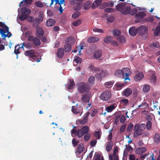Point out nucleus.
<instances>
[{"label": "nucleus", "mask_w": 160, "mask_h": 160, "mask_svg": "<svg viewBox=\"0 0 160 160\" xmlns=\"http://www.w3.org/2000/svg\"><path fill=\"white\" fill-rule=\"evenodd\" d=\"M90 137V134L89 133H86L84 136V140H89Z\"/></svg>", "instance_id": "obj_64"}, {"label": "nucleus", "mask_w": 160, "mask_h": 160, "mask_svg": "<svg viewBox=\"0 0 160 160\" xmlns=\"http://www.w3.org/2000/svg\"><path fill=\"white\" fill-rule=\"evenodd\" d=\"M146 16V14L143 12H140L137 13L135 17L138 19H141Z\"/></svg>", "instance_id": "obj_29"}, {"label": "nucleus", "mask_w": 160, "mask_h": 160, "mask_svg": "<svg viewBox=\"0 0 160 160\" xmlns=\"http://www.w3.org/2000/svg\"><path fill=\"white\" fill-rule=\"evenodd\" d=\"M122 78L124 79L125 83H127L130 81L129 75L131 74L129 69L128 68H124L122 69Z\"/></svg>", "instance_id": "obj_6"}, {"label": "nucleus", "mask_w": 160, "mask_h": 160, "mask_svg": "<svg viewBox=\"0 0 160 160\" xmlns=\"http://www.w3.org/2000/svg\"><path fill=\"white\" fill-rule=\"evenodd\" d=\"M82 22V21L80 19H78L77 21L72 22V24L75 26H77L80 25Z\"/></svg>", "instance_id": "obj_51"}, {"label": "nucleus", "mask_w": 160, "mask_h": 160, "mask_svg": "<svg viewBox=\"0 0 160 160\" xmlns=\"http://www.w3.org/2000/svg\"><path fill=\"white\" fill-rule=\"evenodd\" d=\"M25 47L27 48H30L31 47L32 44L29 42H25Z\"/></svg>", "instance_id": "obj_62"}, {"label": "nucleus", "mask_w": 160, "mask_h": 160, "mask_svg": "<svg viewBox=\"0 0 160 160\" xmlns=\"http://www.w3.org/2000/svg\"><path fill=\"white\" fill-rule=\"evenodd\" d=\"M39 21L38 19L37 18H36L33 20V23L32 24V26L34 28L37 26H38V25L39 23Z\"/></svg>", "instance_id": "obj_42"}, {"label": "nucleus", "mask_w": 160, "mask_h": 160, "mask_svg": "<svg viewBox=\"0 0 160 160\" xmlns=\"http://www.w3.org/2000/svg\"><path fill=\"white\" fill-rule=\"evenodd\" d=\"M150 88L148 84L144 85L143 87L142 90L145 92H148L150 90Z\"/></svg>", "instance_id": "obj_38"}, {"label": "nucleus", "mask_w": 160, "mask_h": 160, "mask_svg": "<svg viewBox=\"0 0 160 160\" xmlns=\"http://www.w3.org/2000/svg\"><path fill=\"white\" fill-rule=\"evenodd\" d=\"M143 74L142 72L137 74L134 77V79L136 81L141 80L143 77Z\"/></svg>", "instance_id": "obj_26"}, {"label": "nucleus", "mask_w": 160, "mask_h": 160, "mask_svg": "<svg viewBox=\"0 0 160 160\" xmlns=\"http://www.w3.org/2000/svg\"><path fill=\"white\" fill-rule=\"evenodd\" d=\"M99 40V38L96 37L91 36L87 39V42L90 43H92L98 42Z\"/></svg>", "instance_id": "obj_15"}, {"label": "nucleus", "mask_w": 160, "mask_h": 160, "mask_svg": "<svg viewBox=\"0 0 160 160\" xmlns=\"http://www.w3.org/2000/svg\"><path fill=\"white\" fill-rule=\"evenodd\" d=\"M126 119L124 115L121 116L120 118V122L121 123H123L125 121Z\"/></svg>", "instance_id": "obj_55"}, {"label": "nucleus", "mask_w": 160, "mask_h": 160, "mask_svg": "<svg viewBox=\"0 0 160 160\" xmlns=\"http://www.w3.org/2000/svg\"><path fill=\"white\" fill-rule=\"evenodd\" d=\"M28 41H32L33 44L35 46H38L41 44L40 39L37 37H31L28 39Z\"/></svg>", "instance_id": "obj_10"}, {"label": "nucleus", "mask_w": 160, "mask_h": 160, "mask_svg": "<svg viewBox=\"0 0 160 160\" xmlns=\"http://www.w3.org/2000/svg\"><path fill=\"white\" fill-rule=\"evenodd\" d=\"M35 5L37 7L39 8H42L44 6V5L43 3L39 1L36 2Z\"/></svg>", "instance_id": "obj_53"}, {"label": "nucleus", "mask_w": 160, "mask_h": 160, "mask_svg": "<svg viewBox=\"0 0 160 160\" xmlns=\"http://www.w3.org/2000/svg\"><path fill=\"white\" fill-rule=\"evenodd\" d=\"M122 69L121 70H116L115 72V75L117 77H120L122 75Z\"/></svg>", "instance_id": "obj_44"}, {"label": "nucleus", "mask_w": 160, "mask_h": 160, "mask_svg": "<svg viewBox=\"0 0 160 160\" xmlns=\"http://www.w3.org/2000/svg\"><path fill=\"white\" fill-rule=\"evenodd\" d=\"M78 104H77V106ZM82 108L81 107H76V106H72V111L74 114H77L82 110Z\"/></svg>", "instance_id": "obj_14"}, {"label": "nucleus", "mask_w": 160, "mask_h": 160, "mask_svg": "<svg viewBox=\"0 0 160 160\" xmlns=\"http://www.w3.org/2000/svg\"><path fill=\"white\" fill-rule=\"evenodd\" d=\"M111 40L112 37L110 36H108L104 39V42L105 43H109L111 42Z\"/></svg>", "instance_id": "obj_48"}, {"label": "nucleus", "mask_w": 160, "mask_h": 160, "mask_svg": "<svg viewBox=\"0 0 160 160\" xmlns=\"http://www.w3.org/2000/svg\"><path fill=\"white\" fill-rule=\"evenodd\" d=\"M37 36L39 37V36H42L44 34V32L40 26H37L36 28Z\"/></svg>", "instance_id": "obj_22"}, {"label": "nucleus", "mask_w": 160, "mask_h": 160, "mask_svg": "<svg viewBox=\"0 0 160 160\" xmlns=\"http://www.w3.org/2000/svg\"><path fill=\"white\" fill-rule=\"evenodd\" d=\"M90 96L88 93H86L82 96V100L85 102H89L90 99Z\"/></svg>", "instance_id": "obj_19"}, {"label": "nucleus", "mask_w": 160, "mask_h": 160, "mask_svg": "<svg viewBox=\"0 0 160 160\" xmlns=\"http://www.w3.org/2000/svg\"><path fill=\"white\" fill-rule=\"evenodd\" d=\"M114 9L111 8H107L104 9V11L105 12H111L114 11Z\"/></svg>", "instance_id": "obj_58"}, {"label": "nucleus", "mask_w": 160, "mask_h": 160, "mask_svg": "<svg viewBox=\"0 0 160 160\" xmlns=\"http://www.w3.org/2000/svg\"><path fill=\"white\" fill-rule=\"evenodd\" d=\"M95 81L94 77L93 76H91L89 77L88 82V83L91 84H92L94 83Z\"/></svg>", "instance_id": "obj_50"}, {"label": "nucleus", "mask_w": 160, "mask_h": 160, "mask_svg": "<svg viewBox=\"0 0 160 160\" xmlns=\"http://www.w3.org/2000/svg\"><path fill=\"white\" fill-rule=\"evenodd\" d=\"M77 88L80 93H84L88 92L91 88V87L86 83L81 82L77 84Z\"/></svg>", "instance_id": "obj_5"}, {"label": "nucleus", "mask_w": 160, "mask_h": 160, "mask_svg": "<svg viewBox=\"0 0 160 160\" xmlns=\"http://www.w3.org/2000/svg\"><path fill=\"white\" fill-rule=\"evenodd\" d=\"M32 34V32L31 31H27L25 33V37L28 38V39L30 38L31 37H33L32 36H31Z\"/></svg>", "instance_id": "obj_45"}, {"label": "nucleus", "mask_w": 160, "mask_h": 160, "mask_svg": "<svg viewBox=\"0 0 160 160\" xmlns=\"http://www.w3.org/2000/svg\"><path fill=\"white\" fill-rule=\"evenodd\" d=\"M118 39L121 43H124L125 41V37L122 36H120L118 37Z\"/></svg>", "instance_id": "obj_43"}, {"label": "nucleus", "mask_w": 160, "mask_h": 160, "mask_svg": "<svg viewBox=\"0 0 160 160\" xmlns=\"http://www.w3.org/2000/svg\"><path fill=\"white\" fill-rule=\"evenodd\" d=\"M77 1V0H69V2L71 5H75L74 6V10H79L82 8V5L80 3L78 2Z\"/></svg>", "instance_id": "obj_9"}, {"label": "nucleus", "mask_w": 160, "mask_h": 160, "mask_svg": "<svg viewBox=\"0 0 160 160\" xmlns=\"http://www.w3.org/2000/svg\"><path fill=\"white\" fill-rule=\"evenodd\" d=\"M82 61V59L78 56H76L75 57V58L73 60V62L76 63H74V65L75 66L77 65L78 64L81 63Z\"/></svg>", "instance_id": "obj_32"}, {"label": "nucleus", "mask_w": 160, "mask_h": 160, "mask_svg": "<svg viewBox=\"0 0 160 160\" xmlns=\"http://www.w3.org/2000/svg\"><path fill=\"white\" fill-rule=\"evenodd\" d=\"M64 54L63 48H59L57 53V57L60 58H61L63 57Z\"/></svg>", "instance_id": "obj_28"}, {"label": "nucleus", "mask_w": 160, "mask_h": 160, "mask_svg": "<svg viewBox=\"0 0 160 160\" xmlns=\"http://www.w3.org/2000/svg\"><path fill=\"white\" fill-rule=\"evenodd\" d=\"M102 132L100 129H97L94 134V136L96 139H99L101 138Z\"/></svg>", "instance_id": "obj_18"}, {"label": "nucleus", "mask_w": 160, "mask_h": 160, "mask_svg": "<svg viewBox=\"0 0 160 160\" xmlns=\"http://www.w3.org/2000/svg\"><path fill=\"white\" fill-rule=\"evenodd\" d=\"M75 85L74 81L72 79H69V82L65 85L66 87L69 89H72L74 88Z\"/></svg>", "instance_id": "obj_21"}, {"label": "nucleus", "mask_w": 160, "mask_h": 160, "mask_svg": "<svg viewBox=\"0 0 160 160\" xmlns=\"http://www.w3.org/2000/svg\"><path fill=\"white\" fill-rule=\"evenodd\" d=\"M28 14L21 15L19 17V19L21 21H23L28 18Z\"/></svg>", "instance_id": "obj_41"}, {"label": "nucleus", "mask_w": 160, "mask_h": 160, "mask_svg": "<svg viewBox=\"0 0 160 160\" xmlns=\"http://www.w3.org/2000/svg\"><path fill=\"white\" fill-rule=\"evenodd\" d=\"M132 89L129 88L125 89L122 92L123 95L127 97L129 96L132 93Z\"/></svg>", "instance_id": "obj_24"}, {"label": "nucleus", "mask_w": 160, "mask_h": 160, "mask_svg": "<svg viewBox=\"0 0 160 160\" xmlns=\"http://www.w3.org/2000/svg\"><path fill=\"white\" fill-rule=\"evenodd\" d=\"M147 150V149L145 147L137 148L135 150V152L138 154H142L144 153Z\"/></svg>", "instance_id": "obj_16"}, {"label": "nucleus", "mask_w": 160, "mask_h": 160, "mask_svg": "<svg viewBox=\"0 0 160 160\" xmlns=\"http://www.w3.org/2000/svg\"><path fill=\"white\" fill-rule=\"evenodd\" d=\"M126 128V125L125 124L122 125L120 129V132L121 133L123 132Z\"/></svg>", "instance_id": "obj_59"}, {"label": "nucleus", "mask_w": 160, "mask_h": 160, "mask_svg": "<svg viewBox=\"0 0 160 160\" xmlns=\"http://www.w3.org/2000/svg\"><path fill=\"white\" fill-rule=\"evenodd\" d=\"M133 127V124L132 123H130L128 126L127 128V131L128 132H131L132 130Z\"/></svg>", "instance_id": "obj_52"}, {"label": "nucleus", "mask_w": 160, "mask_h": 160, "mask_svg": "<svg viewBox=\"0 0 160 160\" xmlns=\"http://www.w3.org/2000/svg\"><path fill=\"white\" fill-rule=\"evenodd\" d=\"M115 104H113L110 105V106L107 107L106 108V110L108 112H112L113 110L114 109L116 108L115 106Z\"/></svg>", "instance_id": "obj_34"}, {"label": "nucleus", "mask_w": 160, "mask_h": 160, "mask_svg": "<svg viewBox=\"0 0 160 160\" xmlns=\"http://www.w3.org/2000/svg\"><path fill=\"white\" fill-rule=\"evenodd\" d=\"M89 68L92 72H95L96 75L95 77L96 78L101 80L102 77L106 76L108 73L105 71H103L102 69H99L98 67H96L93 65H91Z\"/></svg>", "instance_id": "obj_2"}, {"label": "nucleus", "mask_w": 160, "mask_h": 160, "mask_svg": "<svg viewBox=\"0 0 160 160\" xmlns=\"http://www.w3.org/2000/svg\"><path fill=\"white\" fill-rule=\"evenodd\" d=\"M20 49H21V48H20V45L19 44L15 46L14 52L16 55L19 54L20 52L19 51Z\"/></svg>", "instance_id": "obj_37"}, {"label": "nucleus", "mask_w": 160, "mask_h": 160, "mask_svg": "<svg viewBox=\"0 0 160 160\" xmlns=\"http://www.w3.org/2000/svg\"><path fill=\"white\" fill-rule=\"evenodd\" d=\"M152 126L151 122L150 121H148L147 122L146 126L147 129L150 130Z\"/></svg>", "instance_id": "obj_54"}, {"label": "nucleus", "mask_w": 160, "mask_h": 160, "mask_svg": "<svg viewBox=\"0 0 160 160\" xmlns=\"http://www.w3.org/2000/svg\"><path fill=\"white\" fill-rule=\"evenodd\" d=\"M117 151V150L115 149L113 152V155L111 154H109V160H113V158H114V160H119L118 155L116 153V152Z\"/></svg>", "instance_id": "obj_20"}, {"label": "nucleus", "mask_w": 160, "mask_h": 160, "mask_svg": "<svg viewBox=\"0 0 160 160\" xmlns=\"http://www.w3.org/2000/svg\"><path fill=\"white\" fill-rule=\"evenodd\" d=\"M111 96V92L109 91H106L103 92L101 94L100 98L103 100H107L110 98Z\"/></svg>", "instance_id": "obj_8"}, {"label": "nucleus", "mask_w": 160, "mask_h": 160, "mask_svg": "<svg viewBox=\"0 0 160 160\" xmlns=\"http://www.w3.org/2000/svg\"><path fill=\"white\" fill-rule=\"evenodd\" d=\"M88 119V118L87 117H84L81 120H79V121L80 124H83L86 123Z\"/></svg>", "instance_id": "obj_46"}, {"label": "nucleus", "mask_w": 160, "mask_h": 160, "mask_svg": "<svg viewBox=\"0 0 160 160\" xmlns=\"http://www.w3.org/2000/svg\"><path fill=\"white\" fill-rule=\"evenodd\" d=\"M91 2L90 1H86L84 3L83 6V9L84 10H88L89 9L90 7V4L91 3Z\"/></svg>", "instance_id": "obj_36"}, {"label": "nucleus", "mask_w": 160, "mask_h": 160, "mask_svg": "<svg viewBox=\"0 0 160 160\" xmlns=\"http://www.w3.org/2000/svg\"><path fill=\"white\" fill-rule=\"evenodd\" d=\"M113 146V142L111 141L108 142L106 147V149L107 152H109L111 150Z\"/></svg>", "instance_id": "obj_31"}, {"label": "nucleus", "mask_w": 160, "mask_h": 160, "mask_svg": "<svg viewBox=\"0 0 160 160\" xmlns=\"http://www.w3.org/2000/svg\"><path fill=\"white\" fill-rule=\"evenodd\" d=\"M97 142V141H91L90 142V145L91 147H95Z\"/></svg>", "instance_id": "obj_63"}, {"label": "nucleus", "mask_w": 160, "mask_h": 160, "mask_svg": "<svg viewBox=\"0 0 160 160\" xmlns=\"http://www.w3.org/2000/svg\"><path fill=\"white\" fill-rule=\"evenodd\" d=\"M24 54L25 56H29V60L33 62L36 61V56L35 55V52L32 49L26 51Z\"/></svg>", "instance_id": "obj_7"}, {"label": "nucleus", "mask_w": 160, "mask_h": 160, "mask_svg": "<svg viewBox=\"0 0 160 160\" xmlns=\"http://www.w3.org/2000/svg\"><path fill=\"white\" fill-rule=\"evenodd\" d=\"M160 33V27L158 26L156 27L154 31V35L155 36H158Z\"/></svg>", "instance_id": "obj_40"}, {"label": "nucleus", "mask_w": 160, "mask_h": 160, "mask_svg": "<svg viewBox=\"0 0 160 160\" xmlns=\"http://www.w3.org/2000/svg\"><path fill=\"white\" fill-rule=\"evenodd\" d=\"M113 83L114 82L113 81H109L105 83L104 85L106 88H110L112 86Z\"/></svg>", "instance_id": "obj_35"}, {"label": "nucleus", "mask_w": 160, "mask_h": 160, "mask_svg": "<svg viewBox=\"0 0 160 160\" xmlns=\"http://www.w3.org/2000/svg\"><path fill=\"white\" fill-rule=\"evenodd\" d=\"M89 130V128L88 126L83 127L80 130L73 128L71 131V134L73 137L77 135L80 138L85 134L88 133Z\"/></svg>", "instance_id": "obj_3"}, {"label": "nucleus", "mask_w": 160, "mask_h": 160, "mask_svg": "<svg viewBox=\"0 0 160 160\" xmlns=\"http://www.w3.org/2000/svg\"><path fill=\"white\" fill-rule=\"evenodd\" d=\"M106 19L108 22H112L114 21V18L112 16L109 15L107 17Z\"/></svg>", "instance_id": "obj_49"}, {"label": "nucleus", "mask_w": 160, "mask_h": 160, "mask_svg": "<svg viewBox=\"0 0 160 160\" xmlns=\"http://www.w3.org/2000/svg\"><path fill=\"white\" fill-rule=\"evenodd\" d=\"M154 140H160V135L158 133H156L154 137Z\"/></svg>", "instance_id": "obj_61"}, {"label": "nucleus", "mask_w": 160, "mask_h": 160, "mask_svg": "<svg viewBox=\"0 0 160 160\" xmlns=\"http://www.w3.org/2000/svg\"><path fill=\"white\" fill-rule=\"evenodd\" d=\"M31 12V11L29 9H27V8L24 7L22 8L21 9L20 12L22 14H25L27 13V14L29 15Z\"/></svg>", "instance_id": "obj_30"}, {"label": "nucleus", "mask_w": 160, "mask_h": 160, "mask_svg": "<svg viewBox=\"0 0 160 160\" xmlns=\"http://www.w3.org/2000/svg\"><path fill=\"white\" fill-rule=\"evenodd\" d=\"M145 128V125L144 123L137 124L134 127V132L133 136L134 138H137L141 135Z\"/></svg>", "instance_id": "obj_4"}, {"label": "nucleus", "mask_w": 160, "mask_h": 160, "mask_svg": "<svg viewBox=\"0 0 160 160\" xmlns=\"http://www.w3.org/2000/svg\"><path fill=\"white\" fill-rule=\"evenodd\" d=\"M80 12H75L72 15V17L73 18L76 19L78 18L80 15Z\"/></svg>", "instance_id": "obj_47"}, {"label": "nucleus", "mask_w": 160, "mask_h": 160, "mask_svg": "<svg viewBox=\"0 0 160 160\" xmlns=\"http://www.w3.org/2000/svg\"><path fill=\"white\" fill-rule=\"evenodd\" d=\"M56 21L52 19H49L46 21V24L47 26L52 27L55 24Z\"/></svg>", "instance_id": "obj_27"}, {"label": "nucleus", "mask_w": 160, "mask_h": 160, "mask_svg": "<svg viewBox=\"0 0 160 160\" xmlns=\"http://www.w3.org/2000/svg\"><path fill=\"white\" fill-rule=\"evenodd\" d=\"M102 1L101 0H96L93 3L91 6L92 9H94L99 6L101 3Z\"/></svg>", "instance_id": "obj_25"}, {"label": "nucleus", "mask_w": 160, "mask_h": 160, "mask_svg": "<svg viewBox=\"0 0 160 160\" xmlns=\"http://www.w3.org/2000/svg\"><path fill=\"white\" fill-rule=\"evenodd\" d=\"M137 29L138 34L141 35L146 34L148 32V29L146 26L141 25Z\"/></svg>", "instance_id": "obj_11"}, {"label": "nucleus", "mask_w": 160, "mask_h": 160, "mask_svg": "<svg viewBox=\"0 0 160 160\" xmlns=\"http://www.w3.org/2000/svg\"><path fill=\"white\" fill-rule=\"evenodd\" d=\"M151 80L154 83H155L156 80V76L154 74H152L151 77Z\"/></svg>", "instance_id": "obj_60"}, {"label": "nucleus", "mask_w": 160, "mask_h": 160, "mask_svg": "<svg viewBox=\"0 0 160 160\" xmlns=\"http://www.w3.org/2000/svg\"><path fill=\"white\" fill-rule=\"evenodd\" d=\"M85 150V148L83 144L82 143L79 144L78 147L77 151H76V153L77 152L79 153H81Z\"/></svg>", "instance_id": "obj_23"}, {"label": "nucleus", "mask_w": 160, "mask_h": 160, "mask_svg": "<svg viewBox=\"0 0 160 160\" xmlns=\"http://www.w3.org/2000/svg\"><path fill=\"white\" fill-rule=\"evenodd\" d=\"M43 15L42 13L39 12L38 14V20L39 21H42L43 20Z\"/></svg>", "instance_id": "obj_57"}, {"label": "nucleus", "mask_w": 160, "mask_h": 160, "mask_svg": "<svg viewBox=\"0 0 160 160\" xmlns=\"http://www.w3.org/2000/svg\"><path fill=\"white\" fill-rule=\"evenodd\" d=\"M113 34L114 36H118L120 34V32L118 29H115L113 31Z\"/></svg>", "instance_id": "obj_56"}, {"label": "nucleus", "mask_w": 160, "mask_h": 160, "mask_svg": "<svg viewBox=\"0 0 160 160\" xmlns=\"http://www.w3.org/2000/svg\"><path fill=\"white\" fill-rule=\"evenodd\" d=\"M145 20L146 22H152L154 20V16H150L146 18Z\"/></svg>", "instance_id": "obj_39"}, {"label": "nucleus", "mask_w": 160, "mask_h": 160, "mask_svg": "<svg viewBox=\"0 0 160 160\" xmlns=\"http://www.w3.org/2000/svg\"><path fill=\"white\" fill-rule=\"evenodd\" d=\"M116 10L120 11L121 13L124 14H129L131 15H134L137 12L136 8L131 9L129 7H125L124 3H121L116 5L115 6Z\"/></svg>", "instance_id": "obj_1"}, {"label": "nucleus", "mask_w": 160, "mask_h": 160, "mask_svg": "<svg viewBox=\"0 0 160 160\" xmlns=\"http://www.w3.org/2000/svg\"><path fill=\"white\" fill-rule=\"evenodd\" d=\"M70 39L69 38H67V40L65 41V42L66 43L64 45V50L65 52H69L71 50L72 48L71 45L68 44V43H69V40Z\"/></svg>", "instance_id": "obj_12"}, {"label": "nucleus", "mask_w": 160, "mask_h": 160, "mask_svg": "<svg viewBox=\"0 0 160 160\" xmlns=\"http://www.w3.org/2000/svg\"><path fill=\"white\" fill-rule=\"evenodd\" d=\"M9 33V28L8 27V30L6 28H4L3 29H1L0 28V34L1 35L2 37L6 38L8 36L7 34H5V33Z\"/></svg>", "instance_id": "obj_13"}, {"label": "nucleus", "mask_w": 160, "mask_h": 160, "mask_svg": "<svg viewBox=\"0 0 160 160\" xmlns=\"http://www.w3.org/2000/svg\"><path fill=\"white\" fill-rule=\"evenodd\" d=\"M102 52L101 50H97L93 55L94 57L96 59L99 58L102 55Z\"/></svg>", "instance_id": "obj_33"}, {"label": "nucleus", "mask_w": 160, "mask_h": 160, "mask_svg": "<svg viewBox=\"0 0 160 160\" xmlns=\"http://www.w3.org/2000/svg\"><path fill=\"white\" fill-rule=\"evenodd\" d=\"M138 32V30L135 27H132L129 30V34L132 36H135Z\"/></svg>", "instance_id": "obj_17"}]
</instances>
